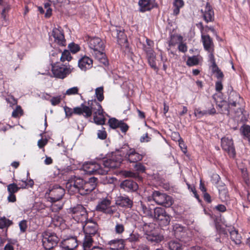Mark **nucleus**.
<instances>
[{
    "label": "nucleus",
    "instance_id": "63",
    "mask_svg": "<svg viewBox=\"0 0 250 250\" xmlns=\"http://www.w3.org/2000/svg\"><path fill=\"white\" fill-rule=\"evenodd\" d=\"M134 168L139 172H144L146 170L145 167L141 163H137L134 165Z\"/></svg>",
    "mask_w": 250,
    "mask_h": 250
},
{
    "label": "nucleus",
    "instance_id": "15",
    "mask_svg": "<svg viewBox=\"0 0 250 250\" xmlns=\"http://www.w3.org/2000/svg\"><path fill=\"white\" fill-rule=\"evenodd\" d=\"M51 37L53 38L54 42L58 45L62 46L66 45V40L64 39L63 30L60 27L54 28L53 29Z\"/></svg>",
    "mask_w": 250,
    "mask_h": 250
},
{
    "label": "nucleus",
    "instance_id": "49",
    "mask_svg": "<svg viewBox=\"0 0 250 250\" xmlns=\"http://www.w3.org/2000/svg\"><path fill=\"white\" fill-rule=\"evenodd\" d=\"M23 114V110L19 105L17 106L16 108L13 110L12 115L13 117L17 118Z\"/></svg>",
    "mask_w": 250,
    "mask_h": 250
},
{
    "label": "nucleus",
    "instance_id": "50",
    "mask_svg": "<svg viewBox=\"0 0 250 250\" xmlns=\"http://www.w3.org/2000/svg\"><path fill=\"white\" fill-rule=\"evenodd\" d=\"M10 9V6L9 5H5L3 6V9L1 12V18L4 21H6L7 14Z\"/></svg>",
    "mask_w": 250,
    "mask_h": 250
},
{
    "label": "nucleus",
    "instance_id": "3",
    "mask_svg": "<svg viewBox=\"0 0 250 250\" xmlns=\"http://www.w3.org/2000/svg\"><path fill=\"white\" fill-rule=\"evenodd\" d=\"M96 210L107 215H112L117 212L115 206L111 205V201L108 198L101 199L96 207Z\"/></svg>",
    "mask_w": 250,
    "mask_h": 250
},
{
    "label": "nucleus",
    "instance_id": "34",
    "mask_svg": "<svg viewBox=\"0 0 250 250\" xmlns=\"http://www.w3.org/2000/svg\"><path fill=\"white\" fill-rule=\"evenodd\" d=\"M140 211L143 213L144 216L149 218H153V215L151 209L142 202L140 203Z\"/></svg>",
    "mask_w": 250,
    "mask_h": 250
},
{
    "label": "nucleus",
    "instance_id": "32",
    "mask_svg": "<svg viewBox=\"0 0 250 250\" xmlns=\"http://www.w3.org/2000/svg\"><path fill=\"white\" fill-rule=\"evenodd\" d=\"M145 236L146 238L148 241L151 242L158 243L161 241L163 239V237L161 235L158 234L156 232L155 230Z\"/></svg>",
    "mask_w": 250,
    "mask_h": 250
},
{
    "label": "nucleus",
    "instance_id": "11",
    "mask_svg": "<svg viewBox=\"0 0 250 250\" xmlns=\"http://www.w3.org/2000/svg\"><path fill=\"white\" fill-rule=\"evenodd\" d=\"M124 149H125V153H123L121 155L122 157H124L130 163H136L142 160L144 157L143 155L136 152L134 148L124 147L122 148L120 152H124Z\"/></svg>",
    "mask_w": 250,
    "mask_h": 250
},
{
    "label": "nucleus",
    "instance_id": "23",
    "mask_svg": "<svg viewBox=\"0 0 250 250\" xmlns=\"http://www.w3.org/2000/svg\"><path fill=\"white\" fill-rule=\"evenodd\" d=\"M112 35H116L119 44L125 43L127 42L126 35L119 27H113L111 29Z\"/></svg>",
    "mask_w": 250,
    "mask_h": 250
},
{
    "label": "nucleus",
    "instance_id": "20",
    "mask_svg": "<svg viewBox=\"0 0 250 250\" xmlns=\"http://www.w3.org/2000/svg\"><path fill=\"white\" fill-rule=\"evenodd\" d=\"M120 187L127 192H135L138 189V185L131 180H125L120 184Z\"/></svg>",
    "mask_w": 250,
    "mask_h": 250
},
{
    "label": "nucleus",
    "instance_id": "4",
    "mask_svg": "<svg viewBox=\"0 0 250 250\" xmlns=\"http://www.w3.org/2000/svg\"><path fill=\"white\" fill-rule=\"evenodd\" d=\"M172 232L177 239L185 243L191 239L189 230L179 224H175L173 226Z\"/></svg>",
    "mask_w": 250,
    "mask_h": 250
},
{
    "label": "nucleus",
    "instance_id": "51",
    "mask_svg": "<svg viewBox=\"0 0 250 250\" xmlns=\"http://www.w3.org/2000/svg\"><path fill=\"white\" fill-rule=\"evenodd\" d=\"M51 2H47L44 3V7L46 9V11L45 14V16L46 18H49L52 15V9L50 8Z\"/></svg>",
    "mask_w": 250,
    "mask_h": 250
},
{
    "label": "nucleus",
    "instance_id": "28",
    "mask_svg": "<svg viewBox=\"0 0 250 250\" xmlns=\"http://www.w3.org/2000/svg\"><path fill=\"white\" fill-rule=\"evenodd\" d=\"M125 240L115 239L109 242L110 249L111 250H123L125 248Z\"/></svg>",
    "mask_w": 250,
    "mask_h": 250
},
{
    "label": "nucleus",
    "instance_id": "46",
    "mask_svg": "<svg viewBox=\"0 0 250 250\" xmlns=\"http://www.w3.org/2000/svg\"><path fill=\"white\" fill-rule=\"evenodd\" d=\"M20 189L18 185L15 183H12L7 186V191L9 193L15 194Z\"/></svg>",
    "mask_w": 250,
    "mask_h": 250
},
{
    "label": "nucleus",
    "instance_id": "10",
    "mask_svg": "<svg viewBox=\"0 0 250 250\" xmlns=\"http://www.w3.org/2000/svg\"><path fill=\"white\" fill-rule=\"evenodd\" d=\"M152 197L153 200L157 204L162 205L165 207H169L172 204L171 197L165 193L155 191L152 195Z\"/></svg>",
    "mask_w": 250,
    "mask_h": 250
},
{
    "label": "nucleus",
    "instance_id": "24",
    "mask_svg": "<svg viewBox=\"0 0 250 250\" xmlns=\"http://www.w3.org/2000/svg\"><path fill=\"white\" fill-rule=\"evenodd\" d=\"M203 18L207 22L212 21L214 20V12L208 3L201 10Z\"/></svg>",
    "mask_w": 250,
    "mask_h": 250
},
{
    "label": "nucleus",
    "instance_id": "17",
    "mask_svg": "<svg viewBox=\"0 0 250 250\" xmlns=\"http://www.w3.org/2000/svg\"><path fill=\"white\" fill-rule=\"evenodd\" d=\"M242 100L238 93L235 91L230 92L228 97L229 107L230 108V106L231 107H238V110L242 113V109L239 107L240 102Z\"/></svg>",
    "mask_w": 250,
    "mask_h": 250
},
{
    "label": "nucleus",
    "instance_id": "31",
    "mask_svg": "<svg viewBox=\"0 0 250 250\" xmlns=\"http://www.w3.org/2000/svg\"><path fill=\"white\" fill-rule=\"evenodd\" d=\"M139 5L140 8V11L145 12L148 11L153 8V4L150 0H140Z\"/></svg>",
    "mask_w": 250,
    "mask_h": 250
},
{
    "label": "nucleus",
    "instance_id": "16",
    "mask_svg": "<svg viewBox=\"0 0 250 250\" xmlns=\"http://www.w3.org/2000/svg\"><path fill=\"white\" fill-rule=\"evenodd\" d=\"M97 179L95 177H91L88 181L84 180L82 188L80 190V194L82 195L89 193L95 188L97 186Z\"/></svg>",
    "mask_w": 250,
    "mask_h": 250
},
{
    "label": "nucleus",
    "instance_id": "40",
    "mask_svg": "<svg viewBox=\"0 0 250 250\" xmlns=\"http://www.w3.org/2000/svg\"><path fill=\"white\" fill-rule=\"evenodd\" d=\"M148 62L150 66L154 70H158V68L156 65V56L154 54H151L150 55L147 56Z\"/></svg>",
    "mask_w": 250,
    "mask_h": 250
},
{
    "label": "nucleus",
    "instance_id": "52",
    "mask_svg": "<svg viewBox=\"0 0 250 250\" xmlns=\"http://www.w3.org/2000/svg\"><path fill=\"white\" fill-rule=\"evenodd\" d=\"M139 235L138 233H132L130 234L129 237L125 240L128 241L130 242H135L139 241Z\"/></svg>",
    "mask_w": 250,
    "mask_h": 250
},
{
    "label": "nucleus",
    "instance_id": "29",
    "mask_svg": "<svg viewBox=\"0 0 250 250\" xmlns=\"http://www.w3.org/2000/svg\"><path fill=\"white\" fill-rule=\"evenodd\" d=\"M104 49H99L91 53L95 56V58L104 65L108 64V61L105 54L103 52Z\"/></svg>",
    "mask_w": 250,
    "mask_h": 250
},
{
    "label": "nucleus",
    "instance_id": "35",
    "mask_svg": "<svg viewBox=\"0 0 250 250\" xmlns=\"http://www.w3.org/2000/svg\"><path fill=\"white\" fill-rule=\"evenodd\" d=\"M230 239L235 244L239 245L241 243V236L235 229L230 231Z\"/></svg>",
    "mask_w": 250,
    "mask_h": 250
},
{
    "label": "nucleus",
    "instance_id": "42",
    "mask_svg": "<svg viewBox=\"0 0 250 250\" xmlns=\"http://www.w3.org/2000/svg\"><path fill=\"white\" fill-rule=\"evenodd\" d=\"M12 224V221L5 217L0 219V229H3L9 227Z\"/></svg>",
    "mask_w": 250,
    "mask_h": 250
},
{
    "label": "nucleus",
    "instance_id": "13",
    "mask_svg": "<svg viewBox=\"0 0 250 250\" xmlns=\"http://www.w3.org/2000/svg\"><path fill=\"white\" fill-rule=\"evenodd\" d=\"M221 146L222 149L226 151L229 157L234 158L235 156V150L231 138L225 137L221 139Z\"/></svg>",
    "mask_w": 250,
    "mask_h": 250
},
{
    "label": "nucleus",
    "instance_id": "61",
    "mask_svg": "<svg viewBox=\"0 0 250 250\" xmlns=\"http://www.w3.org/2000/svg\"><path fill=\"white\" fill-rule=\"evenodd\" d=\"M128 127H129L128 125L126 123H124L122 121H121L118 128H120L123 132H126L128 129Z\"/></svg>",
    "mask_w": 250,
    "mask_h": 250
},
{
    "label": "nucleus",
    "instance_id": "36",
    "mask_svg": "<svg viewBox=\"0 0 250 250\" xmlns=\"http://www.w3.org/2000/svg\"><path fill=\"white\" fill-rule=\"evenodd\" d=\"M141 228L142 229L144 232L145 235L149 234L150 233L155 231L154 224L152 223H146L143 222V224L141 225Z\"/></svg>",
    "mask_w": 250,
    "mask_h": 250
},
{
    "label": "nucleus",
    "instance_id": "30",
    "mask_svg": "<svg viewBox=\"0 0 250 250\" xmlns=\"http://www.w3.org/2000/svg\"><path fill=\"white\" fill-rule=\"evenodd\" d=\"M217 108H219L218 110L220 109L219 112L221 113L227 114L229 115L231 112L234 109L233 107H229V104L225 101H222L220 104H216Z\"/></svg>",
    "mask_w": 250,
    "mask_h": 250
},
{
    "label": "nucleus",
    "instance_id": "37",
    "mask_svg": "<svg viewBox=\"0 0 250 250\" xmlns=\"http://www.w3.org/2000/svg\"><path fill=\"white\" fill-rule=\"evenodd\" d=\"M173 4L174 7L173 14L176 16L179 14L180 9L183 7L184 2L183 0H173Z\"/></svg>",
    "mask_w": 250,
    "mask_h": 250
},
{
    "label": "nucleus",
    "instance_id": "27",
    "mask_svg": "<svg viewBox=\"0 0 250 250\" xmlns=\"http://www.w3.org/2000/svg\"><path fill=\"white\" fill-rule=\"evenodd\" d=\"M93 61L90 58L84 56L81 58L78 62V66L82 70L85 71L92 67Z\"/></svg>",
    "mask_w": 250,
    "mask_h": 250
},
{
    "label": "nucleus",
    "instance_id": "48",
    "mask_svg": "<svg viewBox=\"0 0 250 250\" xmlns=\"http://www.w3.org/2000/svg\"><path fill=\"white\" fill-rule=\"evenodd\" d=\"M79 88L77 86H74L68 89L65 94L66 95H72L79 94Z\"/></svg>",
    "mask_w": 250,
    "mask_h": 250
},
{
    "label": "nucleus",
    "instance_id": "22",
    "mask_svg": "<svg viewBox=\"0 0 250 250\" xmlns=\"http://www.w3.org/2000/svg\"><path fill=\"white\" fill-rule=\"evenodd\" d=\"M78 245L77 240L75 237H72L64 239L62 242V247L67 250H73Z\"/></svg>",
    "mask_w": 250,
    "mask_h": 250
},
{
    "label": "nucleus",
    "instance_id": "12",
    "mask_svg": "<svg viewBox=\"0 0 250 250\" xmlns=\"http://www.w3.org/2000/svg\"><path fill=\"white\" fill-rule=\"evenodd\" d=\"M122 161V156L120 155H113L111 158L104 160L103 163L104 168L103 169H107L108 171L110 168H116L119 167Z\"/></svg>",
    "mask_w": 250,
    "mask_h": 250
},
{
    "label": "nucleus",
    "instance_id": "2",
    "mask_svg": "<svg viewBox=\"0 0 250 250\" xmlns=\"http://www.w3.org/2000/svg\"><path fill=\"white\" fill-rule=\"evenodd\" d=\"M65 193L64 189L58 185L50 187L46 192V196L48 195V201L52 203L51 208L52 211H57L61 209L62 206L60 204H55V203L60 200Z\"/></svg>",
    "mask_w": 250,
    "mask_h": 250
},
{
    "label": "nucleus",
    "instance_id": "9",
    "mask_svg": "<svg viewBox=\"0 0 250 250\" xmlns=\"http://www.w3.org/2000/svg\"><path fill=\"white\" fill-rule=\"evenodd\" d=\"M153 213V217L158 221L160 226H166L169 224L170 216L164 208L159 207L156 208L154 209Z\"/></svg>",
    "mask_w": 250,
    "mask_h": 250
},
{
    "label": "nucleus",
    "instance_id": "55",
    "mask_svg": "<svg viewBox=\"0 0 250 250\" xmlns=\"http://www.w3.org/2000/svg\"><path fill=\"white\" fill-rule=\"evenodd\" d=\"M115 232L116 233L121 234L125 230V227L123 224L117 223L115 226Z\"/></svg>",
    "mask_w": 250,
    "mask_h": 250
},
{
    "label": "nucleus",
    "instance_id": "57",
    "mask_svg": "<svg viewBox=\"0 0 250 250\" xmlns=\"http://www.w3.org/2000/svg\"><path fill=\"white\" fill-rule=\"evenodd\" d=\"M97 135L98 138L104 140L106 139L107 137V134L106 131L104 130V128H103L102 130H99L98 131Z\"/></svg>",
    "mask_w": 250,
    "mask_h": 250
},
{
    "label": "nucleus",
    "instance_id": "39",
    "mask_svg": "<svg viewBox=\"0 0 250 250\" xmlns=\"http://www.w3.org/2000/svg\"><path fill=\"white\" fill-rule=\"evenodd\" d=\"M168 247L170 250H180L182 245L178 240H171L168 243Z\"/></svg>",
    "mask_w": 250,
    "mask_h": 250
},
{
    "label": "nucleus",
    "instance_id": "21",
    "mask_svg": "<svg viewBox=\"0 0 250 250\" xmlns=\"http://www.w3.org/2000/svg\"><path fill=\"white\" fill-rule=\"evenodd\" d=\"M208 109L203 110H201L200 108L195 109L194 112L195 116L198 118H200L204 116L213 115L216 113V110L212 104H208Z\"/></svg>",
    "mask_w": 250,
    "mask_h": 250
},
{
    "label": "nucleus",
    "instance_id": "25",
    "mask_svg": "<svg viewBox=\"0 0 250 250\" xmlns=\"http://www.w3.org/2000/svg\"><path fill=\"white\" fill-rule=\"evenodd\" d=\"M116 204L121 207L131 208L133 201L126 195L119 196L116 200Z\"/></svg>",
    "mask_w": 250,
    "mask_h": 250
},
{
    "label": "nucleus",
    "instance_id": "6",
    "mask_svg": "<svg viewBox=\"0 0 250 250\" xmlns=\"http://www.w3.org/2000/svg\"><path fill=\"white\" fill-rule=\"evenodd\" d=\"M84 180L80 177L74 176L71 177L66 184V188L70 194L79 193L82 188Z\"/></svg>",
    "mask_w": 250,
    "mask_h": 250
},
{
    "label": "nucleus",
    "instance_id": "44",
    "mask_svg": "<svg viewBox=\"0 0 250 250\" xmlns=\"http://www.w3.org/2000/svg\"><path fill=\"white\" fill-rule=\"evenodd\" d=\"M95 95L97 100L102 102L104 99V89L103 87H99L95 89Z\"/></svg>",
    "mask_w": 250,
    "mask_h": 250
},
{
    "label": "nucleus",
    "instance_id": "5",
    "mask_svg": "<svg viewBox=\"0 0 250 250\" xmlns=\"http://www.w3.org/2000/svg\"><path fill=\"white\" fill-rule=\"evenodd\" d=\"M83 169L85 173L88 174L105 175L107 169H103V167L95 162H86L83 165Z\"/></svg>",
    "mask_w": 250,
    "mask_h": 250
},
{
    "label": "nucleus",
    "instance_id": "45",
    "mask_svg": "<svg viewBox=\"0 0 250 250\" xmlns=\"http://www.w3.org/2000/svg\"><path fill=\"white\" fill-rule=\"evenodd\" d=\"M121 121H119L115 118H112L109 119L108 123L109 126L113 129L118 128Z\"/></svg>",
    "mask_w": 250,
    "mask_h": 250
},
{
    "label": "nucleus",
    "instance_id": "53",
    "mask_svg": "<svg viewBox=\"0 0 250 250\" xmlns=\"http://www.w3.org/2000/svg\"><path fill=\"white\" fill-rule=\"evenodd\" d=\"M219 197L222 201H227L229 199L227 190L225 189L219 190Z\"/></svg>",
    "mask_w": 250,
    "mask_h": 250
},
{
    "label": "nucleus",
    "instance_id": "54",
    "mask_svg": "<svg viewBox=\"0 0 250 250\" xmlns=\"http://www.w3.org/2000/svg\"><path fill=\"white\" fill-rule=\"evenodd\" d=\"M68 47L70 51L73 53H76L80 50V46L79 45L73 42L69 44Z\"/></svg>",
    "mask_w": 250,
    "mask_h": 250
},
{
    "label": "nucleus",
    "instance_id": "38",
    "mask_svg": "<svg viewBox=\"0 0 250 250\" xmlns=\"http://www.w3.org/2000/svg\"><path fill=\"white\" fill-rule=\"evenodd\" d=\"M93 242V241L91 236L85 235L83 245V250H91L92 249L91 248Z\"/></svg>",
    "mask_w": 250,
    "mask_h": 250
},
{
    "label": "nucleus",
    "instance_id": "43",
    "mask_svg": "<svg viewBox=\"0 0 250 250\" xmlns=\"http://www.w3.org/2000/svg\"><path fill=\"white\" fill-rule=\"evenodd\" d=\"M94 122L95 124L99 125H103L105 123V118L103 113L100 115H94L93 117Z\"/></svg>",
    "mask_w": 250,
    "mask_h": 250
},
{
    "label": "nucleus",
    "instance_id": "1",
    "mask_svg": "<svg viewBox=\"0 0 250 250\" xmlns=\"http://www.w3.org/2000/svg\"><path fill=\"white\" fill-rule=\"evenodd\" d=\"M74 111L78 115H83L84 117L87 118L91 116L92 113L94 115H100L103 113V110L101 104L94 99L88 100L87 105L82 104L80 106L75 107Z\"/></svg>",
    "mask_w": 250,
    "mask_h": 250
},
{
    "label": "nucleus",
    "instance_id": "47",
    "mask_svg": "<svg viewBox=\"0 0 250 250\" xmlns=\"http://www.w3.org/2000/svg\"><path fill=\"white\" fill-rule=\"evenodd\" d=\"M60 59L63 62L65 61H69L71 59V56L69 51L64 50L62 53Z\"/></svg>",
    "mask_w": 250,
    "mask_h": 250
},
{
    "label": "nucleus",
    "instance_id": "56",
    "mask_svg": "<svg viewBox=\"0 0 250 250\" xmlns=\"http://www.w3.org/2000/svg\"><path fill=\"white\" fill-rule=\"evenodd\" d=\"M19 227L20 230L21 232H24L26 231L27 228V221L23 220L19 223Z\"/></svg>",
    "mask_w": 250,
    "mask_h": 250
},
{
    "label": "nucleus",
    "instance_id": "41",
    "mask_svg": "<svg viewBox=\"0 0 250 250\" xmlns=\"http://www.w3.org/2000/svg\"><path fill=\"white\" fill-rule=\"evenodd\" d=\"M178 40L180 42V43L178 46V50L182 53H186L188 50V46L186 43L183 42V37L182 36L179 35L177 36Z\"/></svg>",
    "mask_w": 250,
    "mask_h": 250
},
{
    "label": "nucleus",
    "instance_id": "33",
    "mask_svg": "<svg viewBox=\"0 0 250 250\" xmlns=\"http://www.w3.org/2000/svg\"><path fill=\"white\" fill-rule=\"evenodd\" d=\"M203 61V58L200 56H193L188 58L187 64L189 66L197 65Z\"/></svg>",
    "mask_w": 250,
    "mask_h": 250
},
{
    "label": "nucleus",
    "instance_id": "60",
    "mask_svg": "<svg viewBox=\"0 0 250 250\" xmlns=\"http://www.w3.org/2000/svg\"><path fill=\"white\" fill-rule=\"evenodd\" d=\"M64 109L66 116H71L73 114L78 115L74 111L75 107L73 109H72L70 107L65 106L64 107Z\"/></svg>",
    "mask_w": 250,
    "mask_h": 250
},
{
    "label": "nucleus",
    "instance_id": "14",
    "mask_svg": "<svg viewBox=\"0 0 250 250\" xmlns=\"http://www.w3.org/2000/svg\"><path fill=\"white\" fill-rule=\"evenodd\" d=\"M52 71L54 77L63 79L71 72V70L70 67L65 66L54 64L52 66Z\"/></svg>",
    "mask_w": 250,
    "mask_h": 250
},
{
    "label": "nucleus",
    "instance_id": "59",
    "mask_svg": "<svg viewBox=\"0 0 250 250\" xmlns=\"http://www.w3.org/2000/svg\"><path fill=\"white\" fill-rule=\"evenodd\" d=\"M61 101V96H59L57 97H53L50 100L51 104L53 106H55L60 103Z\"/></svg>",
    "mask_w": 250,
    "mask_h": 250
},
{
    "label": "nucleus",
    "instance_id": "18",
    "mask_svg": "<svg viewBox=\"0 0 250 250\" xmlns=\"http://www.w3.org/2000/svg\"><path fill=\"white\" fill-rule=\"evenodd\" d=\"M84 226L83 225L84 232L86 236L92 237L98 230V225L93 221L87 220Z\"/></svg>",
    "mask_w": 250,
    "mask_h": 250
},
{
    "label": "nucleus",
    "instance_id": "62",
    "mask_svg": "<svg viewBox=\"0 0 250 250\" xmlns=\"http://www.w3.org/2000/svg\"><path fill=\"white\" fill-rule=\"evenodd\" d=\"M212 73L215 74L216 77L218 80H223L224 78V74L222 71L219 68L212 72Z\"/></svg>",
    "mask_w": 250,
    "mask_h": 250
},
{
    "label": "nucleus",
    "instance_id": "26",
    "mask_svg": "<svg viewBox=\"0 0 250 250\" xmlns=\"http://www.w3.org/2000/svg\"><path fill=\"white\" fill-rule=\"evenodd\" d=\"M201 40L205 50L208 52L214 51L213 42L209 35H202Z\"/></svg>",
    "mask_w": 250,
    "mask_h": 250
},
{
    "label": "nucleus",
    "instance_id": "7",
    "mask_svg": "<svg viewBox=\"0 0 250 250\" xmlns=\"http://www.w3.org/2000/svg\"><path fill=\"white\" fill-rule=\"evenodd\" d=\"M42 236V245L46 250H50L57 246L59 238L56 234L46 231Z\"/></svg>",
    "mask_w": 250,
    "mask_h": 250
},
{
    "label": "nucleus",
    "instance_id": "64",
    "mask_svg": "<svg viewBox=\"0 0 250 250\" xmlns=\"http://www.w3.org/2000/svg\"><path fill=\"white\" fill-rule=\"evenodd\" d=\"M151 137L148 136L147 133H145L141 137L140 141L141 143L148 142L151 140Z\"/></svg>",
    "mask_w": 250,
    "mask_h": 250
},
{
    "label": "nucleus",
    "instance_id": "8",
    "mask_svg": "<svg viewBox=\"0 0 250 250\" xmlns=\"http://www.w3.org/2000/svg\"><path fill=\"white\" fill-rule=\"evenodd\" d=\"M70 209L72 217L78 222H81L83 225L88 220L87 211L83 206L78 205Z\"/></svg>",
    "mask_w": 250,
    "mask_h": 250
},
{
    "label": "nucleus",
    "instance_id": "19",
    "mask_svg": "<svg viewBox=\"0 0 250 250\" xmlns=\"http://www.w3.org/2000/svg\"><path fill=\"white\" fill-rule=\"evenodd\" d=\"M88 44L93 52L99 49H104V47L103 41L98 37L90 38L88 40Z\"/></svg>",
    "mask_w": 250,
    "mask_h": 250
},
{
    "label": "nucleus",
    "instance_id": "58",
    "mask_svg": "<svg viewBox=\"0 0 250 250\" xmlns=\"http://www.w3.org/2000/svg\"><path fill=\"white\" fill-rule=\"evenodd\" d=\"M244 135L247 138L248 141L250 142V126L246 125L244 127L243 129Z\"/></svg>",
    "mask_w": 250,
    "mask_h": 250
}]
</instances>
